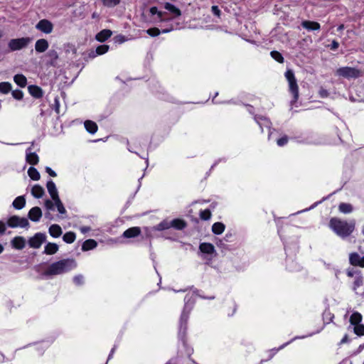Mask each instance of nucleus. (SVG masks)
I'll list each match as a JSON object with an SVG mask.
<instances>
[{
  "instance_id": "nucleus-44",
  "label": "nucleus",
  "mask_w": 364,
  "mask_h": 364,
  "mask_svg": "<svg viewBox=\"0 0 364 364\" xmlns=\"http://www.w3.org/2000/svg\"><path fill=\"white\" fill-rule=\"evenodd\" d=\"M363 277L358 274V275L355 276V281L353 282V290L356 291V289L363 285Z\"/></svg>"
},
{
  "instance_id": "nucleus-59",
  "label": "nucleus",
  "mask_w": 364,
  "mask_h": 364,
  "mask_svg": "<svg viewBox=\"0 0 364 364\" xmlns=\"http://www.w3.org/2000/svg\"><path fill=\"white\" fill-rule=\"evenodd\" d=\"M46 171L52 177H55L57 176L56 173L50 167H46Z\"/></svg>"
},
{
  "instance_id": "nucleus-64",
  "label": "nucleus",
  "mask_w": 364,
  "mask_h": 364,
  "mask_svg": "<svg viewBox=\"0 0 364 364\" xmlns=\"http://www.w3.org/2000/svg\"><path fill=\"white\" fill-rule=\"evenodd\" d=\"M117 41H119V43H123L125 41V37L124 36L119 35L117 36Z\"/></svg>"
},
{
  "instance_id": "nucleus-38",
  "label": "nucleus",
  "mask_w": 364,
  "mask_h": 364,
  "mask_svg": "<svg viewBox=\"0 0 364 364\" xmlns=\"http://www.w3.org/2000/svg\"><path fill=\"white\" fill-rule=\"evenodd\" d=\"M28 175L33 181H38L41 178L38 171L33 166L28 168Z\"/></svg>"
},
{
  "instance_id": "nucleus-40",
  "label": "nucleus",
  "mask_w": 364,
  "mask_h": 364,
  "mask_svg": "<svg viewBox=\"0 0 364 364\" xmlns=\"http://www.w3.org/2000/svg\"><path fill=\"white\" fill-rule=\"evenodd\" d=\"M11 90V84L9 82H0V92L7 94Z\"/></svg>"
},
{
  "instance_id": "nucleus-58",
  "label": "nucleus",
  "mask_w": 364,
  "mask_h": 364,
  "mask_svg": "<svg viewBox=\"0 0 364 364\" xmlns=\"http://www.w3.org/2000/svg\"><path fill=\"white\" fill-rule=\"evenodd\" d=\"M318 93H319L320 97L322 98H325L328 96V92L322 87L319 90Z\"/></svg>"
},
{
  "instance_id": "nucleus-4",
  "label": "nucleus",
  "mask_w": 364,
  "mask_h": 364,
  "mask_svg": "<svg viewBox=\"0 0 364 364\" xmlns=\"http://www.w3.org/2000/svg\"><path fill=\"white\" fill-rule=\"evenodd\" d=\"M77 267V263L73 259H64L52 263L45 271L46 276L61 274Z\"/></svg>"
},
{
  "instance_id": "nucleus-36",
  "label": "nucleus",
  "mask_w": 364,
  "mask_h": 364,
  "mask_svg": "<svg viewBox=\"0 0 364 364\" xmlns=\"http://www.w3.org/2000/svg\"><path fill=\"white\" fill-rule=\"evenodd\" d=\"M225 225L222 223H215L212 226V231L214 234L220 235L225 230Z\"/></svg>"
},
{
  "instance_id": "nucleus-8",
  "label": "nucleus",
  "mask_w": 364,
  "mask_h": 364,
  "mask_svg": "<svg viewBox=\"0 0 364 364\" xmlns=\"http://www.w3.org/2000/svg\"><path fill=\"white\" fill-rule=\"evenodd\" d=\"M254 119L260 127L262 132L264 131V127H266L269 130L268 140L273 139L274 132L276 130L274 129H271L272 122L269 119L262 115H255Z\"/></svg>"
},
{
  "instance_id": "nucleus-25",
  "label": "nucleus",
  "mask_w": 364,
  "mask_h": 364,
  "mask_svg": "<svg viewBox=\"0 0 364 364\" xmlns=\"http://www.w3.org/2000/svg\"><path fill=\"white\" fill-rule=\"evenodd\" d=\"M112 31L108 29H104L96 35V39L100 42H104L112 36Z\"/></svg>"
},
{
  "instance_id": "nucleus-24",
  "label": "nucleus",
  "mask_w": 364,
  "mask_h": 364,
  "mask_svg": "<svg viewBox=\"0 0 364 364\" xmlns=\"http://www.w3.org/2000/svg\"><path fill=\"white\" fill-rule=\"evenodd\" d=\"M48 232L53 237L57 238L62 235V229L59 225L53 224L50 226Z\"/></svg>"
},
{
  "instance_id": "nucleus-13",
  "label": "nucleus",
  "mask_w": 364,
  "mask_h": 364,
  "mask_svg": "<svg viewBox=\"0 0 364 364\" xmlns=\"http://www.w3.org/2000/svg\"><path fill=\"white\" fill-rule=\"evenodd\" d=\"M46 64L52 67H56L59 58L58 52L54 49L49 50L46 54Z\"/></svg>"
},
{
  "instance_id": "nucleus-6",
  "label": "nucleus",
  "mask_w": 364,
  "mask_h": 364,
  "mask_svg": "<svg viewBox=\"0 0 364 364\" xmlns=\"http://www.w3.org/2000/svg\"><path fill=\"white\" fill-rule=\"evenodd\" d=\"M199 250L201 258L205 261L206 264H210L217 252L213 244L209 242H202L199 245Z\"/></svg>"
},
{
  "instance_id": "nucleus-16",
  "label": "nucleus",
  "mask_w": 364,
  "mask_h": 364,
  "mask_svg": "<svg viewBox=\"0 0 364 364\" xmlns=\"http://www.w3.org/2000/svg\"><path fill=\"white\" fill-rule=\"evenodd\" d=\"M26 160L31 165H36L39 161V157L36 152L32 151V147L30 146L26 150Z\"/></svg>"
},
{
  "instance_id": "nucleus-50",
  "label": "nucleus",
  "mask_w": 364,
  "mask_h": 364,
  "mask_svg": "<svg viewBox=\"0 0 364 364\" xmlns=\"http://www.w3.org/2000/svg\"><path fill=\"white\" fill-rule=\"evenodd\" d=\"M288 141H289L288 136L287 135H284V136H282L281 138L277 139V144L279 146H284V145H286L287 144Z\"/></svg>"
},
{
  "instance_id": "nucleus-27",
  "label": "nucleus",
  "mask_w": 364,
  "mask_h": 364,
  "mask_svg": "<svg viewBox=\"0 0 364 364\" xmlns=\"http://www.w3.org/2000/svg\"><path fill=\"white\" fill-rule=\"evenodd\" d=\"M84 126L87 132H89L90 134H93L96 133L97 131V125L93 121L86 120L84 122Z\"/></svg>"
},
{
  "instance_id": "nucleus-39",
  "label": "nucleus",
  "mask_w": 364,
  "mask_h": 364,
  "mask_svg": "<svg viewBox=\"0 0 364 364\" xmlns=\"http://www.w3.org/2000/svg\"><path fill=\"white\" fill-rule=\"evenodd\" d=\"M75 234L73 232H68L64 234L63 240L65 242L70 244L75 241Z\"/></svg>"
},
{
  "instance_id": "nucleus-60",
  "label": "nucleus",
  "mask_w": 364,
  "mask_h": 364,
  "mask_svg": "<svg viewBox=\"0 0 364 364\" xmlns=\"http://www.w3.org/2000/svg\"><path fill=\"white\" fill-rule=\"evenodd\" d=\"M80 230L82 233L85 234L91 230V228L89 226H82L80 228Z\"/></svg>"
},
{
  "instance_id": "nucleus-18",
  "label": "nucleus",
  "mask_w": 364,
  "mask_h": 364,
  "mask_svg": "<svg viewBox=\"0 0 364 364\" xmlns=\"http://www.w3.org/2000/svg\"><path fill=\"white\" fill-rule=\"evenodd\" d=\"M11 244L13 248L16 250H22L25 247L26 240L23 237L16 236L11 240Z\"/></svg>"
},
{
  "instance_id": "nucleus-15",
  "label": "nucleus",
  "mask_w": 364,
  "mask_h": 364,
  "mask_svg": "<svg viewBox=\"0 0 364 364\" xmlns=\"http://www.w3.org/2000/svg\"><path fill=\"white\" fill-rule=\"evenodd\" d=\"M141 228L139 227H132L126 230L122 235V237L131 239L138 237L141 235Z\"/></svg>"
},
{
  "instance_id": "nucleus-31",
  "label": "nucleus",
  "mask_w": 364,
  "mask_h": 364,
  "mask_svg": "<svg viewBox=\"0 0 364 364\" xmlns=\"http://www.w3.org/2000/svg\"><path fill=\"white\" fill-rule=\"evenodd\" d=\"M353 206L350 203H341L338 210L343 214H349L353 211Z\"/></svg>"
},
{
  "instance_id": "nucleus-20",
  "label": "nucleus",
  "mask_w": 364,
  "mask_h": 364,
  "mask_svg": "<svg viewBox=\"0 0 364 364\" xmlns=\"http://www.w3.org/2000/svg\"><path fill=\"white\" fill-rule=\"evenodd\" d=\"M49 44L46 39L41 38L35 43V50L37 53H43L48 48Z\"/></svg>"
},
{
  "instance_id": "nucleus-26",
  "label": "nucleus",
  "mask_w": 364,
  "mask_h": 364,
  "mask_svg": "<svg viewBox=\"0 0 364 364\" xmlns=\"http://www.w3.org/2000/svg\"><path fill=\"white\" fill-rule=\"evenodd\" d=\"M58 250V245L56 243L48 242L44 247L43 253L46 255H53Z\"/></svg>"
},
{
  "instance_id": "nucleus-5",
  "label": "nucleus",
  "mask_w": 364,
  "mask_h": 364,
  "mask_svg": "<svg viewBox=\"0 0 364 364\" xmlns=\"http://www.w3.org/2000/svg\"><path fill=\"white\" fill-rule=\"evenodd\" d=\"M288 82L289 92L292 95V100L290 102L291 107H293L299 100V86L292 70H287L284 74Z\"/></svg>"
},
{
  "instance_id": "nucleus-17",
  "label": "nucleus",
  "mask_w": 364,
  "mask_h": 364,
  "mask_svg": "<svg viewBox=\"0 0 364 364\" xmlns=\"http://www.w3.org/2000/svg\"><path fill=\"white\" fill-rule=\"evenodd\" d=\"M28 218L33 222H38L42 217V211L39 207L32 208L28 213Z\"/></svg>"
},
{
  "instance_id": "nucleus-47",
  "label": "nucleus",
  "mask_w": 364,
  "mask_h": 364,
  "mask_svg": "<svg viewBox=\"0 0 364 364\" xmlns=\"http://www.w3.org/2000/svg\"><path fill=\"white\" fill-rule=\"evenodd\" d=\"M199 215L201 220H208L211 218V213L210 210L205 209L203 210H200Z\"/></svg>"
},
{
  "instance_id": "nucleus-61",
  "label": "nucleus",
  "mask_w": 364,
  "mask_h": 364,
  "mask_svg": "<svg viewBox=\"0 0 364 364\" xmlns=\"http://www.w3.org/2000/svg\"><path fill=\"white\" fill-rule=\"evenodd\" d=\"M338 46H339V43L336 41H335V40H333L332 41V43H331V44L330 46L331 49L333 50H336L338 48Z\"/></svg>"
},
{
  "instance_id": "nucleus-52",
  "label": "nucleus",
  "mask_w": 364,
  "mask_h": 364,
  "mask_svg": "<svg viewBox=\"0 0 364 364\" xmlns=\"http://www.w3.org/2000/svg\"><path fill=\"white\" fill-rule=\"evenodd\" d=\"M11 94L13 97L18 100H21L23 97V92L20 90H15L12 91Z\"/></svg>"
},
{
  "instance_id": "nucleus-12",
  "label": "nucleus",
  "mask_w": 364,
  "mask_h": 364,
  "mask_svg": "<svg viewBox=\"0 0 364 364\" xmlns=\"http://www.w3.org/2000/svg\"><path fill=\"white\" fill-rule=\"evenodd\" d=\"M36 28L44 33L49 34L53 31V26L50 21L47 19H42L38 21Z\"/></svg>"
},
{
  "instance_id": "nucleus-34",
  "label": "nucleus",
  "mask_w": 364,
  "mask_h": 364,
  "mask_svg": "<svg viewBox=\"0 0 364 364\" xmlns=\"http://www.w3.org/2000/svg\"><path fill=\"white\" fill-rule=\"evenodd\" d=\"M14 81L21 87H24L27 84L26 77L22 74H17L14 77Z\"/></svg>"
},
{
  "instance_id": "nucleus-9",
  "label": "nucleus",
  "mask_w": 364,
  "mask_h": 364,
  "mask_svg": "<svg viewBox=\"0 0 364 364\" xmlns=\"http://www.w3.org/2000/svg\"><path fill=\"white\" fill-rule=\"evenodd\" d=\"M7 225L11 228H28L30 226L29 222L26 218L18 215L11 216L7 220Z\"/></svg>"
},
{
  "instance_id": "nucleus-33",
  "label": "nucleus",
  "mask_w": 364,
  "mask_h": 364,
  "mask_svg": "<svg viewBox=\"0 0 364 364\" xmlns=\"http://www.w3.org/2000/svg\"><path fill=\"white\" fill-rule=\"evenodd\" d=\"M176 230H183L186 227V223L181 219H173L171 221V228Z\"/></svg>"
},
{
  "instance_id": "nucleus-45",
  "label": "nucleus",
  "mask_w": 364,
  "mask_h": 364,
  "mask_svg": "<svg viewBox=\"0 0 364 364\" xmlns=\"http://www.w3.org/2000/svg\"><path fill=\"white\" fill-rule=\"evenodd\" d=\"M270 55L278 63H282L284 62V58L282 55L277 50L272 51L270 53Z\"/></svg>"
},
{
  "instance_id": "nucleus-30",
  "label": "nucleus",
  "mask_w": 364,
  "mask_h": 364,
  "mask_svg": "<svg viewBox=\"0 0 364 364\" xmlns=\"http://www.w3.org/2000/svg\"><path fill=\"white\" fill-rule=\"evenodd\" d=\"M45 191L40 185H35L31 188V194L36 198H41L44 195Z\"/></svg>"
},
{
  "instance_id": "nucleus-10",
  "label": "nucleus",
  "mask_w": 364,
  "mask_h": 364,
  "mask_svg": "<svg viewBox=\"0 0 364 364\" xmlns=\"http://www.w3.org/2000/svg\"><path fill=\"white\" fill-rule=\"evenodd\" d=\"M338 75L346 78H356L360 76V71L354 68L343 67L337 70Z\"/></svg>"
},
{
  "instance_id": "nucleus-43",
  "label": "nucleus",
  "mask_w": 364,
  "mask_h": 364,
  "mask_svg": "<svg viewBox=\"0 0 364 364\" xmlns=\"http://www.w3.org/2000/svg\"><path fill=\"white\" fill-rule=\"evenodd\" d=\"M53 201L55 203V205L59 213H60V214L66 213V210H65L63 203L61 202L60 198L53 200Z\"/></svg>"
},
{
  "instance_id": "nucleus-35",
  "label": "nucleus",
  "mask_w": 364,
  "mask_h": 364,
  "mask_svg": "<svg viewBox=\"0 0 364 364\" xmlns=\"http://www.w3.org/2000/svg\"><path fill=\"white\" fill-rule=\"evenodd\" d=\"M170 228H171V221L164 220L161 221V223H159L156 226H154L153 228V229L154 230H157V231H162V230H167Z\"/></svg>"
},
{
  "instance_id": "nucleus-55",
  "label": "nucleus",
  "mask_w": 364,
  "mask_h": 364,
  "mask_svg": "<svg viewBox=\"0 0 364 364\" xmlns=\"http://www.w3.org/2000/svg\"><path fill=\"white\" fill-rule=\"evenodd\" d=\"M54 109L55 111L56 112V113H59L60 112V101H59V98L58 97H55L54 99Z\"/></svg>"
},
{
  "instance_id": "nucleus-37",
  "label": "nucleus",
  "mask_w": 364,
  "mask_h": 364,
  "mask_svg": "<svg viewBox=\"0 0 364 364\" xmlns=\"http://www.w3.org/2000/svg\"><path fill=\"white\" fill-rule=\"evenodd\" d=\"M362 321V315L358 312H354L350 317V323L352 326L360 324Z\"/></svg>"
},
{
  "instance_id": "nucleus-62",
  "label": "nucleus",
  "mask_w": 364,
  "mask_h": 364,
  "mask_svg": "<svg viewBox=\"0 0 364 364\" xmlns=\"http://www.w3.org/2000/svg\"><path fill=\"white\" fill-rule=\"evenodd\" d=\"M6 230V225L5 223L0 220V235H3Z\"/></svg>"
},
{
  "instance_id": "nucleus-56",
  "label": "nucleus",
  "mask_w": 364,
  "mask_h": 364,
  "mask_svg": "<svg viewBox=\"0 0 364 364\" xmlns=\"http://www.w3.org/2000/svg\"><path fill=\"white\" fill-rule=\"evenodd\" d=\"M211 11L212 13L215 15V16H220V10L219 9V7L218 6H213L211 7Z\"/></svg>"
},
{
  "instance_id": "nucleus-1",
  "label": "nucleus",
  "mask_w": 364,
  "mask_h": 364,
  "mask_svg": "<svg viewBox=\"0 0 364 364\" xmlns=\"http://www.w3.org/2000/svg\"><path fill=\"white\" fill-rule=\"evenodd\" d=\"M184 307L181 312L180 320H179V327H178V339L181 341L185 348H186V354L190 356L193 352V349L191 347L187 346L186 343V331H187V326L188 321L189 318L190 313L195 303V297L193 294L186 295L184 298Z\"/></svg>"
},
{
  "instance_id": "nucleus-19",
  "label": "nucleus",
  "mask_w": 364,
  "mask_h": 364,
  "mask_svg": "<svg viewBox=\"0 0 364 364\" xmlns=\"http://www.w3.org/2000/svg\"><path fill=\"white\" fill-rule=\"evenodd\" d=\"M173 30V26H171L168 28L162 29L161 31L158 28H151L146 31V33L151 37L158 36L160 33H167Z\"/></svg>"
},
{
  "instance_id": "nucleus-2",
  "label": "nucleus",
  "mask_w": 364,
  "mask_h": 364,
  "mask_svg": "<svg viewBox=\"0 0 364 364\" xmlns=\"http://www.w3.org/2000/svg\"><path fill=\"white\" fill-rule=\"evenodd\" d=\"M164 8L168 11L172 16L168 17L166 12L159 11L156 6H152L149 9V13L154 23H158L164 21H170L174 18L181 15V10L169 2H166L164 4Z\"/></svg>"
},
{
  "instance_id": "nucleus-11",
  "label": "nucleus",
  "mask_w": 364,
  "mask_h": 364,
  "mask_svg": "<svg viewBox=\"0 0 364 364\" xmlns=\"http://www.w3.org/2000/svg\"><path fill=\"white\" fill-rule=\"evenodd\" d=\"M46 235L43 232H37L28 240V245L35 249L39 248L46 241Z\"/></svg>"
},
{
  "instance_id": "nucleus-29",
  "label": "nucleus",
  "mask_w": 364,
  "mask_h": 364,
  "mask_svg": "<svg viewBox=\"0 0 364 364\" xmlns=\"http://www.w3.org/2000/svg\"><path fill=\"white\" fill-rule=\"evenodd\" d=\"M109 50V46L107 45H101L96 48L95 51H92L90 54V57L95 58L97 55H103L106 53Z\"/></svg>"
},
{
  "instance_id": "nucleus-42",
  "label": "nucleus",
  "mask_w": 364,
  "mask_h": 364,
  "mask_svg": "<svg viewBox=\"0 0 364 364\" xmlns=\"http://www.w3.org/2000/svg\"><path fill=\"white\" fill-rule=\"evenodd\" d=\"M287 267L289 271H297L299 269V265L294 260L288 259L287 260Z\"/></svg>"
},
{
  "instance_id": "nucleus-53",
  "label": "nucleus",
  "mask_w": 364,
  "mask_h": 364,
  "mask_svg": "<svg viewBox=\"0 0 364 364\" xmlns=\"http://www.w3.org/2000/svg\"><path fill=\"white\" fill-rule=\"evenodd\" d=\"M44 203H45V207L46 208V209L50 210H54V206L55 205L54 201L53 202L52 200L47 199L45 200Z\"/></svg>"
},
{
  "instance_id": "nucleus-21",
  "label": "nucleus",
  "mask_w": 364,
  "mask_h": 364,
  "mask_svg": "<svg viewBox=\"0 0 364 364\" xmlns=\"http://www.w3.org/2000/svg\"><path fill=\"white\" fill-rule=\"evenodd\" d=\"M46 188L53 200L59 198L56 186L52 180L47 182Z\"/></svg>"
},
{
  "instance_id": "nucleus-14",
  "label": "nucleus",
  "mask_w": 364,
  "mask_h": 364,
  "mask_svg": "<svg viewBox=\"0 0 364 364\" xmlns=\"http://www.w3.org/2000/svg\"><path fill=\"white\" fill-rule=\"evenodd\" d=\"M349 263L353 266L364 267V256L360 257L357 252H351L349 255Z\"/></svg>"
},
{
  "instance_id": "nucleus-46",
  "label": "nucleus",
  "mask_w": 364,
  "mask_h": 364,
  "mask_svg": "<svg viewBox=\"0 0 364 364\" xmlns=\"http://www.w3.org/2000/svg\"><path fill=\"white\" fill-rule=\"evenodd\" d=\"M353 331L358 336H364V325L360 323L354 326Z\"/></svg>"
},
{
  "instance_id": "nucleus-32",
  "label": "nucleus",
  "mask_w": 364,
  "mask_h": 364,
  "mask_svg": "<svg viewBox=\"0 0 364 364\" xmlns=\"http://www.w3.org/2000/svg\"><path fill=\"white\" fill-rule=\"evenodd\" d=\"M97 245V242L95 240L88 239L83 242L82 245V250L83 251H88L95 248Z\"/></svg>"
},
{
  "instance_id": "nucleus-63",
  "label": "nucleus",
  "mask_w": 364,
  "mask_h": 364,
  "mask_svg": "<svg viewBox=\"0 0 364 364\" xmlns=\"http://www.w3.org/2000/svg\"><path fill=\"white\" fill-rule=\"evenodd\" d=\"M116 348H117V346L114 345V347L110 350V353H109V354L108 355L107 361L109 360L112 358V356H113V355H114V353L115 352Z\"/></svg>"
},
{
  "instance_id": "nucleus-57",
  "label": "nucleus",
  "mask_w": 364,
  "mask_h": 364,
  "mask_svg": "<svg viewBox=\"0 0 364 364\" xmlns=\"http://www.w3.org/2000/svg\"><path fill=\"white\" fill-rule=\"evenodd\" d=\"M234 237L233 234L232 232H227L223 238V240H225L227 242H230L232 241V237Z\"/></svg>"
},
{
  "instance_id": "nucleus-23",
  "label": "nucleus",
  "mask_w": 364,
  "mask_h": 364,
  "mask_svg": "<svg viewBox=\"0 0 364 364\" xmlns=\"http://www.w3.org/2000/svg\"><path fill=\"white\" fill-rule=\"evenodd\" d=\"M28 90L30 95L36 99L41 98L43 95V90L37 85H30Z\"/></svg>"
},
{
  "instance_id": "nucleus-28",
  "label": "nucleus",
  "mask_w": 364,
  "mask_h": 364,
  "mask_svg": "<svg viewBox=\"0 0 364 364\" xmlns=\"http://www.w3.org/2000/svg\"><path fill=\"white\" fill-rule=\"evenodd\" d=\"M14 208L16 210H21L26 205V199L23 196H18L14 199L12 203Z\"/></svg>"
},
{
  "instance_id": "nucleus-54",
  "label": "nucleus",
  "mask_w": 364,
  "mask_h": 364,
  "mask_svg": "<svg viewBox=\"0 0 364 364\" xmlns=\"http://www.w3.org/2000/svg\"><path fill=\"white\" fill-rule=\"evenodd\" d=\"M358 274H360V272L355 271L353 269H348L346 271V274L349 277H353L354 275H358Z\"/></svg>"
},
{
  "instance_id": "nucleus-49",
  "label": "nucleus",
  "mask_w": 364,
  "mask_h": 364,
  "mask_svg": "<svg viewBox=\"0 0 364 364\" xmlns=\"http://www.w3.org/2000/svg\"><path fill=\"white\" fill-rule=\"evenodd\" d=\"M333 315L328 311H325L323 314V319L325 323H329L332 321Z\"/></svg>"
},
{
  "instance_id": "nucleus-41",
  "label": "nucleus",
  "mask_w": 364,
  "mask_h": 364,
  "mask_svg": "<svg viewBox=\"0 0 364 364\" xmlns=\"http://www.w3.org/2000/svg\"><path fill=\"white\" fill-rule=\"evenodd\" d=\"M102 4L108 8H112L119 5L121 0H100Z\"/></svg>"
},
{
  "instance_id": "nucleus-7",
  "label": "nucleus",
  "mask_w": 364,
  "mask_h": 364,
  "mask_svg": "<svg viewBox=\"0 0 364 364\" xmlns=\"http://www.w3.org/2000/svg\"><path fill=\"white\" fill-rule=\"evenodd\" d=\"M32 39L29 37H22L14 38L9 41L8 47L10 51H16L26 48L31 42Z\"/></svg>"
},
{
  "instance_id": "nucleus-51",
  "label": "nucleus",
  "mask_w": 364,
  "mask_h": 364,
  "mask_svg": "<svg viewBox=\"0 0 364 364\" xmlns=\"http://www.w3.org/2000/svg\"><path fill=\"white\" fill-rule=\"evenodd\" d=\"M73 282L77 286L82 285L84 283V277L81 274L76 275L73 277Z\"/></svg>"
},
{
  "instance_id": "nucleus-3",
  "label": "nucleus",
  "mask_w": 364,
  "mask_h": 364,
  "mask_svg": "<svg viewBox=\"0 0 364 364\" xmlns=\"http://www.w3.org/2000/svg\"><path fill=\"white\" fill-rule=\"evenodd\" d=\"M355 226L354 220L347 222L338 218H332L329 222L330 228L341 238L348 237L353 232Z\"/></svg>"
},
{
  "instance_id": "nucleus-22",
  "label": "nucleus",
  "mask_w": 364,
  "mask_h": 364,
  "mask_svg": "<svg viewBox=\"0 0 364 364\" xmlns=\"http://www.w3.org/2000/svg\"><path fill=\"white\" fill-rule=\"evenodd\" d=\"M301 26L308 31H319L321 28L320 24L316 21H303Z\"/></svg>"
},
{
  "instance_id": "nucleus-48",
  "label": "nucleus",
  "mask_w": 364,
  "mask_h": 364,
  "mask_svg": "<svg viewBox=\"0 0 364 364\" xmlns=\"http://www.w3.org/2000/svg\"><path fill=\"white\" fill-rule=\"evenodd\" d=\"M64 50L66 53H72L73 54H75L77 51L75 46L69 43L64 45Z\"/></svg>"
}]
</instances>
